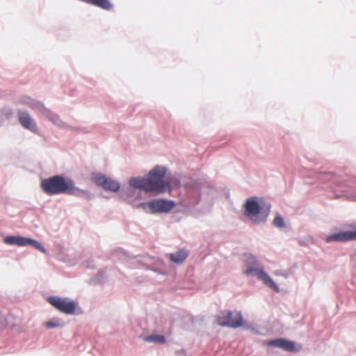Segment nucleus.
I'll return each instance as SVG.
<instances>
[{"instance_id":"obj_18","label":"nucleus","mask_w":356,"mask_h":356,"mask_svg":"<svg viewBox=\"0 0 356 356\" xmlns=\"http://www.w3.org/2000/svg\"><path fill=\"white\" fill-rule=\"evenodd\" d=\"M273 225L275 227H277L280 228L284 227L285 226V223H284L283 218L280 216H276L273 220Z\"/></svg>"},{"instance_id":"obj_13","label":"nucleus","mask_w":356,"mask_h":356,"mask_svg":"<svg viewBox=\"0 0 356 356\" xmlns=\"http://www.w3.org/2000/svg\"><path fill=\"white\" fill-rule=\"evenodd\" d=\"M188 255L187 251L179 250L175 253L170 254V259L174 263H181L187 258Z\"/></svg>"},{"instance_id":"obj_15","label":"nucleus","mask_w":356,"mask_h":356,"mask_svg":"<svg viewBox=\"0 0 356 356\" xmlns=\"http://www.w3.org/2000/svg\"><path fill=\"white\" fill-rule=\"evenodd\" d=\"M48 113H44L43 115H44L46 118H48L49 120L52 122L54 124H56L57 125H60L62 122L59 118V116L51 111L49 109L47 108Z\"/></svg>"},{"instance_id":"obj_7","label":"nucleus","mask_w":356,"mask_h":356,"mask_svg":"<svg viewBox=\"0 0 356 356\" xmlns=\"http://www.w3.org/2000/svg\"><path fill=\"white\" fill-rule=\"evenodd\" d=\"M3 241L8 245H15L17 246L31 245L42 252H45L44 248L37 241L20 236H8L4 238Z\"/></svg>"},{"instance_id":"obj_12","label":"nucleus","mask_w":356,"mask_h":356,"mask_svg":"<svg viewBox=\"0 0 356 356\" xmlns=\"http://www.w3.org/2000/svg\"><path fill=\"white\" fill-rule=\"evenodd\" d=\"M268 345L275 346L284 349V350L293 352L295 350L296 347L293 342L288 341L284 339H277L269 341Z\"/></svg>"},{"instance_id":"obj_11","label":"nucleus","mask_w":356,"mask_h":356,"mask_svg":"<svg viewBox=\"0 0 356 356\" xmlns=\"http://www.w3.org/2000/svg\"><path fill=\"white\" fill-rule=\"evenodd\" d=\"M325 241L327 243L331 241L345 242L348 241H355L354 231H346L332 234L328 236Z\"/></svg>"},{"instance_id":"obj_8","label":"nucleus","mask_w":356,"mask_h":356,"mask_svg":"<svg viewBox=\"0 0 356 356\" xmlns=\"http://www.w3.org/2000/svg\"><path fill=\"white\" fill-rule=\"evenodd\" d=\"M244 273L247 276L254 275L257 277L258 280H261L263 282V284L274 289L275 291L279 292L278 286L270 278V277L262 269L256 268H248L244 271Z\"/></svg>"},{"instance_id":"obj_4","label":"nucleus","mask_w":356,"mask_h":356,"mask_svg":"<svg viewBox=\"0 0 356 356\" xmlns=\"http://www.w3.org/2000/svg\"><path fill=\"white\" fill-rule=\"evenodd\" d=\"M216 322L221 326L235 328L243 325V318L238 312L222 311L216 317Z\"/></svg>"},{"instance_id":"obj_19","label":"nucleus","mask_w":356,"mask_h":356,"mask_svg":"<svg viewBox=\"0 0 356 356\" xmlns=\"http://www.w3.org/2000/svg\"><path fill=\"white\" fill-rule=\"evenodd\" d=\"M248 259H250V260H251V261L252 260V262H253L254 264H257V261H256V259H255L254 257H253V256H252V255H249V256L248 257Z\"/></svg>"},{"instance_id":"obj_6","label":"nucleus","mask_w":356,"mask_h":356,"mask_svg":"<svg viewBox=\"0 0 356 356\" xmlns=\"http://www.w3.org/2000/svg\"><path fill=\"white\" fill-rule=\"evenodd\" d=\"M140 206L145 211H150L152 213L168 212L172 210L175 204L172 200L162 199L154 200L148 202L141 203Z\"/></svg>"},{"instance_id":"obj_2","label":"nucleus","mask_w":356,"mask_h":356,"mask_svg":"<svg viewBox=\"0 0 356 356\" xmlns=\"http://www.w3.org/2000/svg\"><path fill=\"white\" fill-rule=\"evenodd\" d=\"M41 188L49 195L58 194L76 195L80 190L75 186L74 181L71 179H65L63 176L55 175L42 181Z\"/></svg>"},{"instance_id":"obj_14","label":"nucleus","mask_w":356,"mask_h":356,"mask_svg":"<svg viewBox=\"0 0 356 356\" xmlns=\"http://www.w3.org/2000/svg\"><path fill=\"white\" fill-rule=\"evenodd\" d=\"M145 341L147 342H152L155 343H165V338L163 335L152 334L145 337Z\"/></svg>"},{"instance_id":"obj_1","label":"nucleus","mask_w":356,"mask_h":356,"mask_svg":"<svg viewBox=\"0 0 356 356\" xmlns=\"http://www.w3.org/2000/svg\"><path fill=\"white\" fill-rule=\"evenodd\" d=\"M165 168L157 165L149 172L147 178L131 177L129 183L131 186L145 192L162 193L179 184L177 179H165Z\"/></svg>"},{"instance_id":"obj_10","label":"nucleus","mask_w":356,"mask_h":356,"mask_svg":"<svg viewBox=\"0 0 356 356\" xmlns=\"http://www.w3.org/2000/svg\"><path fill=\"white\" fill-rule=\"evenodd\" d=\"M17 116L19 123L24 129H29L33 133L37 132V124L28 112L18 111Z\"/></svg>"},{"instance_id":"obj_9","label":"nucleus","mask_w":356,"mask_h":356,"mask_svg":"<svg viewBox=\"0 0 356 356\" xmlns=\"http://www.w3.org/2000/svg\"><path fill=\"white\" fill-rule=\"evenodd\" d=\"M92 180L96 185L102 186L106 191L117 192L120 188V184L102 174H97L92 177Z\"/></svg>"},{"instance_id":"obj_17","label":"nucleus","mask_w":356,"mask_h":356,"mask_svg":"<svg viewBox=\"0 0 356 356\" xmlns=\"http://www.w3.org/2000/svg\"><path fill=\"white\" fill-rule=\"evenodd\" d=\"M44 325L47 329H51L60 327L62 325V322L58 319H54L53 321L46 322Z\"/></svg>"},{"instance_id":"obj_20","label":"nucleus","mask_w":356,"mask_h":356,"mask_svg":"<svg viewBox=\"0 0 356 356\" xmlns=\"http://www.w3.org/2000/svg\"><path fill=\"white\" fill-rule=\"evenodd\" d=\"M355 240H356V231H354Z\"/></svg>"},{"instance_id":"obj_5","label":"nucleus","mask_w":356,"mask_h":356,"mask_svg":"<svg viewBox=\"0 0 356 356\" xmlns=\"http://www.w3.org/2000/svg\"><path fill=\"white\" fill-rule=\"evenodd\" d=\"M47 302L56 309L65 314H73L75 312L76 304L67 298L50 296Z\"/></svg>"},{"instance_id":"obj_16","label":"nucleus","mask_w":356,"mask_h":356,"mask_svg":"<svg viewBox=\"0 0 356 356\" xmlns=\"http://www.w3.org/2000/svg\"><path fill=\"white\" fill-rule=\"evenodd\" d=\"M30 107L33 110L38 111L40 113L43 115L44 113H48L47 108L44 106V104L40 102H34L30 104Z\"/></svg>"},{"instance_id":"obj_3","label":"nucleus","mask_w":356,"mask_h":356,"mask_svg":"<svg viewBox=\"0 0 356 356\" xmlns=\"http://www.w3.org/2000/svg\"><path fill=\"white\" fill-rule=\"evenodd\" d=\"M244 214L252 222L259 224L265 222L270 211V205L264 209L257 202V197H250L246 200L244 204Z\"/></svg>"}]
</instances>
